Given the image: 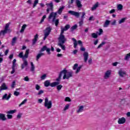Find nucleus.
Here are the masks:
<instances>
[{
	"mask_svg": "<svg viewBox=\"0 0 130 130\" xmlns=\"http://www.w3.org/2000/svg\"><path fill=\"white\" fill-rule=\"evenodd\" d=\"M46 5L47 7V13L48 14L50 11H53V3L51 2L50 3H47Z\"/></svg>",
	"mask_w": 130,
	"mask_h": 130,
	"instance_id": "obj_8",
	"label": "nucleus"
},
{
	"mask_svg": "<svg viewBox=\"0 0 130 130\" xmlns=\"http://www.w3.org/2000/svg\"><path fill=\"white\" fill-rule=\"evenodd\" d=\"M118 123L119 124H123V123H125V118L122 117L118 119Z\"/></svg>",
	"mask_w": 130,
	"mask_h": 130,
	"instance_id": "obj_16",
	"label": "nucleus"
},
{
	"mask_svg": "<svg viewBox=\"0 0 130 130\" xmlns=\"http://www.w3.org/2000/svg\"><path fill=\"white\" fill-rule=\"evenodd\" d=\"M71 28L70 24H67L64 27H61V32L64 33V31H68V29Z\"/></svg>",
	"mask_w": 130,
	"mask_h": 130,
	"instance_id": "obj_14",
	"label": "nucleus"
},
{
	"mask_svg": "<svg viewBox=\"0 0 130 130\" xmlns=\"http://www.w3.org/2000/svg\"><path fill=\"white\" fill-rule=\"evenodd\" d=\"M60 84V83L58 81L50 83V80H46L44 83L45 87H49V86L50 87H55V86H57Z\"/></svg>",
	"mask_w": 130,
	"mask_h": 130,
	"instance_id": "obj_3",
	"label": "nucleus"
},
{
	"mask_svg": "<svg viewBox=\"0 0 130 130\" xmlns=\"http://www.w3.org/2000/svg\"><path fill=\"white\" fill-rule=\"evenodd\" d=\"M30 66H31L30 71L34 72V71H35V66H34L33 62H30Z\"/></svg>",
	"mask_w": 130,
	"mask_h": 130,
	"instance_id": "obj_32",
	"label": "nucleus"
},
{
	"mask_svg": "<svg viewBox=\"0 0 130 130\" xmlns=\"http://www.w3.org/2000/svg\"><path fill=\"white\" fill-rule=\"evenodd\" d=\"M9 27H10V23H7L6 24L5 29L3 30H1L0 31V37L1 36H4L5 34H7L8 32V31H10V29L9 28Z\"/></svg>",
	"mask_w": 130,
	"mask_h": 130,
	"instance_id": "obj_6",
	"label": "nucleus"
},
{
	"mask_svg": "<svg viewBox=\"0 0 130 130\" xmlns=\"http://www.w3.org/2000/svg\"><path fill=\"white\" fill-rule=\"evenodd\" d=\"M118 74L121 78H124V76H126V72L122 69H119Z\"/></svg>",
	"mask_w": 130,
	"mask_h": 130,
	"instance_id": "obj_9",
	"label": "nucleus"
},
{
	"mask_svg": "<svg viewBox=\"0 0 130 130\" xmlns=\"http://www.w3.org/2000/svg\"><path fill=\"white\" fill-rule=\"evenodd\" d=\"M99 31V32H98V35L99 36H100V35H102V34H103V29H102V28H100Z\"/></svg>",
	"mask_w": 130,
	"mask_h": 130,
	"instance_id": "obj_41",
	"label": "nucleus"
},
{
	"mask_svg": "<svg viewBox=\"0 0 130 130\" xmlns=\"http://www.w3.org/2000/svg\"><path fill=\"white\" fill-rule=\"evenodd\" d=\"M84 62H87L88 57H89V53L88 52H84L83 53Z\"/></svg>",
	"mask_w": 130,
	"mask_h": 130,
	"instance_id": "obj_17",
	"label": "nucleus"
},
{
	"mask_svg": "<svg viewBox=\"0 0 130 130\" xmlns=\"http://www.w3.org/2000/svg\"><path fill=\"white\" fill-rule=\"evenodd\" d=\"M27 102V99H25L23 101H22L21 104L19 105V107L22 106V105H24L25 103Z\"/></svg>",
	"mask_w": 130,
	"mask_h": 130,
	"instance_id": "obj_47",
	"label": "nucleus"
},
{
	"mask_svg": "<svg viewBox=\"0 0 130 130\" xmlns=\"http://www.w3.org/2000/svg\"><path fill=\"white\" fill-rule=\"evenodd\" d=\"M24 81H25V82H29V78L28 77V76H26L25 77H24Z\"/></svg>",
	"mask_w": 130,
	"mask_h": 130,
	"instance_id": "obj_57",
	"label": "nucleus"
},
{
	"mask_svg": "<svg viewBox=\"0 0 130 130\" xmlns=\"http://www.w3.org/2000/svg\"><path fill=\"white\" fill-rule=\"evenodd\" d=\"M69 107H70V105L67 104L65 106V107L64 108L63 111H66V110H68L69 109Z\"/></svg>",
	"mask_w": 130,
	"mask_h": 130,
	"instance_id": "obj_50",
	"label": "nucleus"
},
{
	"mask_svg": "<svg viewBox=\"0 0 130 130\" xmlns=\"http://www.w3.org/2000/svg\"><path fill=\"white\" fill-rule=\"evenodd\" d=\"M17 68V64L16 63H13L12 69H16Z\"/></svg>",
	"mask_w": 130,
	"mask_h": 130,
	"instance_id": "obj_61",
	"label": "nucleus"
},
{
	"mask_svg": "<svg viewBox=\"0 0 130 130\" xmlns=\"http://www.w3.org/2000/svg\"><path fill=\"white\" fill-rule=\"evenodd\" d=\"M30 51V50L27 49L25 51V53L24 55L23 56V59H26V58H28V56L29 55V52Z\"/></svg>",
	"mask_w": 130,
	"mask_h": 130,
	"instance_id": "obj_25",
	"label": "nucleus"
},
{
	"mask_svg": "<svg viewBox=\"0 0 130 130\" xmlns=\"http://www.w3.org/2000/svg\"><path fill=\"white\" fill-rule=\"evenodd\" d=\"M7 116L8 119H12V118H13V115L11 114H7Z\"/></svg>",
	"mask_w": 130,
	"mask_h": 130,
	"instance_id": "obj_52",
	"label": "nucleus"
},
{
	"mask_svg": "<svg viewBox=\"0 0 130 130\" xmlns=\"http://www.w3.org/2000/svg\"><path fill=\"white\" fill-rule=\"evenodd\" d=\"M52 30V27H51V26H48L46 28V29L44 30V40H45L46 38L48 37Z\"/></svg>",
	"mask_w": 130,
	"mask_h": 130,
	"instance_id": "obj_4",
	"label": "nucleus"
},
{
	"mask_svg": "<svg viewBox=\"0 0 130 130\" xmlns=\"http://www.w3.org/2000/svg\"><path fill=\"white\" fill-rule=\"evenodd\" d=\"M47 51L48 54H50L51 53L50 52V48H47L46 46H44L40 50V52H43V51Z\"/></svg>",
	"mask_w": 130,
	"mask_h": 130,
	"instance_id": "obj_12",
	"label": "nucleus"
},
{
	"mask_svg": "<svg viewBox=\"0 0 130 130\" xmlns=\"http://www.w3.org/2000/svg\"><path fill=\"white\" fill-rule=\"evenodd\" d=\"M35 88H36V90H37V91H39V90H40V88H41V87H40L39 86V85L36 84Z\"/></svg>",
	"mask_w": 130,
	"mask_h": 130,
	"instance_id": "obj_49",
	"label": "nucleus"
},
{
	"mask_svg": "<svg viewBox=\"0 0 130 130\" xmlns=\"http://www.w3.org/2000/svg\"><path fill=\"white\" fill-rule=\"evenodd\" d=\"M106 43L105 42H103L101 44H100L98 47V49H99V48H101V47L102 46H103V45H104V44H105Z\"/></svg>",
	"mask_w": 130,
	"mask_h": 130,
	"instance_id": "obj_43",
	"label": "nucleus"
},
{
	"mask_svg": "<svg viewBox=\"0 0 130 130\" xmlns=\"http://www.w3.org/2000/svg\"><path fill=\"white\" fill-rule=\"evenodd\" d=\"M4 90H8V86L6 85V83H3L0 87V92Z\"/></svg>",
	"mask_w": 130,
	"mask_h": 130,
	"instance_id": "obj_19",
	"label": "nucleus"
},
{
	"mask_svg": "<svg viewBox=\"0 0 130 130\" xmlns=\"http://www.w3.org/2000/svg\"><path fill=\"white\" fill-rule=\"evenodd\" d=\"M39 0H35L34 3L33 8H35L36 6H37V4H38Z\"/></svg>",
	"mask_w": 130,
	"mask_h": 130,
	"instance_id": "obj_51",
	"label": "nucleus"
},
{
	"mask_svg": "<svg viewBox=\"0 0 130 130\" xmlns=\"http://www.w3.org/2000/svg\"><path fill=\"white\" fill-rule=\"evenodd\" d=\"M23 52H20L18 55V57H20V58H23V59H24V55H23Z\"/></svg>",
	"mask_w": 130,
	"mask_h": 130,
	"instance_id": "obj_45",
	"label": "nucleus"
},
{
	"mask_svg": "<svg viewBox=\"0 0 130 130\" xmlns=\"http://www.w3.org/2000/svg\"><path fill=\"white\" fill-rule=\"evenodd\" d=\"M73 76H74V72H73V71H67V74L66 75L65 79H67V80H69L70 78H72V77H73Z\"/></svg>",
	"mask_w": 130,
	"mask_h": 130,
	"instance_id": "obj_11",
	"label": "nucleus"
},
{
	"mask_svg": "<svg viewBox=\"0 0 130 130\" xmlns=\"http://www.w3.org/2000/svg\"><path fill=\"white\" fill-rule=\"evenodd\" d=\"M77 28H78V25L75 24L70 28V31L71 32H73L74 30H76V29H77Z\"/></svg>",
	"mask_w": 130,
	"mask_h": 130,
	"instance_id": "obj_33",
	"label": "nucleus"
},
{
	"mask_svg": "<svg viewBox=\"0 0 130 130\" xmlns=\"http://www.w3.org/2000/svg\"><path fill=\"white\" fill-rule=\"evenodd\" d=\"M76 4L77 7L79 8H81L83 7V5L81 4V1H80V0H76Z\"/></svg>",
	"mask_w": 130,
	"mask_h": 130,
	"instance_id": "obj_26",
	"label": "nucleus"
},
{
	"mask_svg": "<svg viewBox=\"0 0 130 130\" xmlns=\"http://www.w3.org/2000/svg\"><path fill=\"white\" fill-rule=\"evenodd\" d=\"M4 55L2 54V53H0V63H2L4 61V58H3Z\"/></svg>",
	"mask_w": 130,
	"mask_h": 130,
	"instance_id": "obj_42",
	"label": "nucleus"
},
{
	"mask_svg": "<svg viewBox=\"0 0 130 130\" xmlns=\"http://www.w3.org/2000/svg\"><path fill=\"white\" fill-rule=\"evenodd\" d=\"M52 22H53V23H54L56 27H57V26H58V24H59V19H54V21H52Z\"/></svg>",
	"mask_w": 130,
	"mask_h": 130,
	"instance_id": "obj_29",
	"label": "nucleus"
},
{
	"mask_svg": "<svg viewBox=\"0 0 130 130\" xmlns=\"http://www.w3.org/2000/svg\"><path fill=\"white\" fill-rule=\"evenodd\" d=\"M68 70H67V69H64L62 71H61L60 73H59V75L62 77V75H63V80H66V76L67 75V72Z\"/></svg>",
	"mask_w": 130,
	"mask_h": 130,
	"instance_id": "obj_15",
	"label": "nucleus"
},
{
	"mask_svg": "<svg viewBox=\"0 0 130 130\" xmlns=\"http://www.w3.org/2000/svg\"><path fill=\"white\" fill-rule=\"evenodd\" d=\"M44 106L47 109H50L52 107V102L51 101H48V98L45 99Z\"/></svg>",
	"mask_w": 130,
	"mask_h": 130,
	"instance_id": "obj_5",
	"label": "nucleus"
},
{
	"mask_svg": "<svg viewBox=\"0 0 130 130\" xmlns=\"http://www.w3.org/2000/svg\"><path fill=\"white\" fill-rule=\"evenodd\" d=\"M16 112H17L16 110H12L7 111L6 113L7 114H14V113H16Z\"/></svg>",
	"mask_w": 130,
	"mask_h": 130,
	"instance_id": "obj_31",
	"label": "nucleus"
},
{
	"mask_svg": "<svg viewBox=\"0 0 130 130\" xmlns=\"http://www.w3.org/2000/svg\"><path fill=\"white\" fill-rule=\"evenodd\" d=\"M64 101L66 102H71V101H72V100H71V99L69 97H66Z\"/></svg>",
	"mask_w": 130,
	"mask_h": 130,
	"instance_id": "obj_54",
	"label": "nucleus"
},
{
	"mask_svg": "<svg viewBox=\"0 0 130 130\" xmlns=\"http://www.w3.org/2000/svg\"><path fill=\"white\" fill-rule=\"evenodd\" d=\"M46 15H44L42 19L41 20V21L40 22V24H42V23L44 22V19H46Z\"/></svg>",
	"mask_w": 130,
	"mask_h": 130,
	"instance_id": "obj_44",
	"label": "nucleus"
},
{
	"mask_svg": "<svg viewBox=\"0 0 130 130\" xmlns=\"http://www.w3.org/2000/svg\"><path fill=\"white\" fill-rule=\"evenodd\" d=\"M91 37H92V38H94V39L98 38V34H96L95 32L92 33Z\"/></svg>",
	"mask_w": 130,
	"mask_h": 130,
	"instance_id": "obj_37",
	"label": "nucleus"
},
{
	"mask_svg": "<svg viewBox=\"0 0 130 130\" xmlns=\"http://www.w3.org/2000/svg\"><path fill=\"white\" fill-rule=\"evenodd\" d=\"M47 77V75L46 74H44L41 76V81H43L44 80H45Z\"/></svg>",
	"mask_w": 130,
	"mask_h": 130,
	"instance_id": "obj_39",
	"label": "nucleus"
},
{
	"mask_svg": "<svg viewBox=\"0 0 130 130\" xmlns=\"http://www.w3.org/2000/svg\"><path fill=\"white\" fill-rule=\"evenodd\" d=\"M80 50L81 51H85V50H86V49L84 47H83V46H82L80 47Z\"/></svg>",
	"mask_w": 130,
	"mask_h": 130,
	"instance_id": "obj_60",
	"label": "nucleus"
},
{
	"mask_svg": "<svg viewBox=\"0 0 130 130\" xmlns=\"http://www.w3.org/2000/svg\"><path fill=\"white\" fill-rule=\"evenodd\" d=\"M61 88H62V85L60 84L57 86V89L58 91H60V90H61Z\"/></svg>",
	"mask_w": 130,
	"mask_h": 130,
	"instance_id": "obj_48",
	"label": "nucleus"
},
{
	"mask_svg": "<svg viewBox=\"0 0 130 130\" xmlns=\"http://www.w3.org/2000/svg\"><path fill=\"white\" fill-rule=\"evenodd\" d=\"M26 67H28V61L26 59L23 60V62L21 64V70H24Z\"/></svg>",
	"mask_w": 130,
	"mask_h": 130,
	"instance_id": "obj_18",
	"label": "nucleus"
},
{
	"mask_svg": "<svg viewBox=\"0 0 130 130\" xmlns=\"http://www.w3.org/2000/svg\"><path fill=\"white\" fill-rule=\"evenodd\" d=\"M125 20H126V18H122L119 21V24H122V23H124Z\"/></svg>",
	"mask_w": 130,
	"mask_h": 130,
	"instance_id": "obj_40",
	"label": "nucleus"
},
{
	"mask_svg": "<svg viewBox=\"0 0 130 130\" xmlns=\"http://www.w3.org/2000/svg\"><path fill=\"white\" fill-rule=\"evenodd\" d=\"M45 55V54H44V53H41V52H40V53L38 54V55L36 56V60L38 61V60H39V58H40L41 56H43V55Z\"/></svg>",
	"mask_w": 130,
	"mask_h": 130,
	"instance_id": "obj_24",
	"label": "nucleus"
},
{
	"mask_svg": "<svg viewBox=\"0 0 130 130\" xmlns=\"http://www.w3.org/2000/svg\"><path fill=\"white\" fill-rule=\"evenodd\" d=\"M56 16H57V12H51L49 16V19H52V21H54L56 19Z\"/></svg>",
	"mask_w": 130,
	"mask_h": 130,
	"instance_id": "obj_10",
	"label": "nucleus"
},
{
	"mask_svg": "<svg viewBox=\"0 0 130 130\" xmlns=\"http://www.w3.org/2000/svg\"><path fill=\"white\" fill-rule=\"evenodd\" d=\"M64 9V6H62L60 7L59 10L57 12V14H58L59 15H61V13H62V11H63Z\"/></svg>",
	"mask_w": 130,
	"mask_h": 130,
	"instance_id": "obj_27",
	"label": "nucleus"
},
{
	"mask_svg": "<svg viewBox=\"0 0 130 130\" xmlns=\"http://www.w3.org/2000/svg\"><path fill=\"white\" fill-rule=\"evenodd\" d=\"M14 96H19V95H20V92H19L17 91H15L14 92Z\"/></svg>",
	"mask_w": 130,
	"mask_h": 130,
	"instance_id": "obj_53",
	"label": "nucleus"
},
{
	"mask_svg": "<svg viewBox=\"0 0 130 130\" xmlns=\"http://www.w3.org/2000/svg\"><path fill=\"white\" fill-rule=\"evenodd\" d=\"M58 42L57 45L61 47L62 50H66V46L63 44L64 43H66L67 38H66V37H64V35H63V33L60 32L59 37L58 38Z\"/></svg>",
	"mask_w": 130,
	"mask_h": 130,
	"instance_id": "obj_2",
	"label": "nucleus"
},
{
	"mask_svg": "<svg viewBox=\"0 0 130 130\" xmlns=\"http://www.w3.org/2000/svg\"><path fill=\"white\" fill-rule=\"evenodd\" d=\"M22 117V114L19 113L17 116V119H20Z\"/></svg>",
	"mask_w": 130,
	"mask_h": 130,
	"instance_id": "obj_56",
	"label": "nucleus"
},
{
	"mask_svg": "<svg viewBox=\"0 0 130 130\" xmlns=\"http://www.w3.org/2000/svg\"><path fill=\"white\" fill-rule=\"evenodd\" d=\"M117 64H118V63L117 62H115L112 63L113 67H116V66H117Z\"/></svg>",
	"mask_w": 130,
	"mask_h": 130,
	"instance_id": "obj_64",
	"label": "nucleus"
},
{
	"mask_svg": "<svg viewBox=\"0 0 130 130\" xmlns=\"http://www.w3.org/2000/svg\"><path fill=\"white\" fill-rule=\"evenodd\" d=\"M16 85V82L15 81H13L12 83V85H11V87L14 89V88H15V86Z\"/></svg>",
	"mask_w": 130,
	"mask_h": 130,
	"instance_id": "obj_55",
	"label": "nucleus"
},
{
	"mask_svg": "<svg viewBox=\"0 0 130 130\" xmlns=\"http://www.w3.org/2000/svg\"><path fill=\"white\" fill-rule=\"evenodd\" d=\"M109 24H110V21L107 20H106L105 23L104 24L103 27H104V28H106L108 27V25H109Z\"/></svg>",
	"mask_w": 130,
	"mask_h": 130,
	"instance_id": "obj_28",
	"label": "nucleus"
},
{
	"mask_svg": "<svg viewBox=\"0 0 130 130\" xmlns=\"http://www.w3.org/2000/svg\"><path fill=\"white\" fill-rule=\"evenodd\" d=\"M98 42H99V40L97 39L95 41H94L93 44H94V45H97V44H98Z\"/></svg>",
	"mask_w": 130,
	"mask_h": 130,
	"instance_id": "obj_63",
	"label": "nucleus"
},
{
	"mask_svg": "<svg viewBox=\"0 0 130 130\" xmlns=\"http://www.w3.org/2000/svg\"><path fill=\"white\" fill-rule=\"evenodd\" d=\"M11 93H10L8 96V94L5 93L2 98V100H9L10 98H11Z\"/></svg>",
	"mask_w": 130,
	"mask_h": 130,
	"instance_id": "obj_20",
	"label": "nucleus"
},
{
	"mask_svg": "<svg viewBox=\"0 0 130 130\" xmlns=\"http://www.w3.org/2000/svg\"><path fill=\"white\" fill-rule=\"evenodd\" d=\"M72 40H73V41H74V48H77V46L78 45V42H77V40L74 38H73Z\"/></svg>",
	"mask_w": 130,
	"mask_h": 130,
	"instance_id": "obj_30",
	"label": "nucleus"
},
{
	"mask_svg": "<svg viewBox=\"0 0 130 130\" xmlns=\"http://www.w3.org/2000/svg\"><path fill=\"white\" fill-rule=\"evenodd\" d=\"M60 79H61V77L60 75H59L58 77L56 79V81H57V82H59V81H60Z\"/></svg>",
	"mask_w": 130,
	"mask_h": 130,
	"instance_id": "obj_59",
	"label": "nucleus"
},
{
	"mask_svg": "<svg viewBox=\"0 0 130 130\" xmlns=\"http://www.w3.org/2000/svg\"><path fill=\"white\" fill-rule=\"evenodd\" d=\"M0 119L5 121V120H7V118H6V115L5 114L0 113Z\"/></svg>",
	"mask_w": 130,
	"mask_h": 130,
	"instance_id": "obj_23",
	"label": "nucleus"
},
{
	"mask_svg": "<svg viewBox=\"0 0 130 130\" xmlns=\"http://www.w3.org/2000/svg\"><path fill=\"white\" fill-rule=\"evenodd\" d=\"M109 13L110 14H113L114 13H115V9H112L111 11H110Z\"/></svg>",
	"mask_w": 130,
	"mask_h": 130,
	"instance_id": "obj_62",
	"label": "nucleus"
},
{
	"mask_svg": "<svg viewBox=\"0 0 130 130\" xmlns=\"http://www.w3.org/2000/svg\"><path fill=\"white\" fill-rule=\"evenodd\" d=\"M78 43L79 44V45H80V46H83V42H82V41L79 40L78 41Z\"/></svg>",
	"mask_w": 130,
	"mask_h": 130,
	"instance_id": "obj_58",
	"label": "nucleus"
},
{
	"mask_svg": "<svg viewBox=\"0 0 130 130\" xmlns=\"http://www.w3.org/2000/svg\"><path fill=\"white\" fill-rule=\"evenodd\" d=\"M111 75V70L107 71L105 72V75L104 76V79H105L106 80H107V79H109Z\"/></svg>",
	"mask_w": 130,
	"mask_h": 130,
	"instance_id": "obj_13",
	"label": "nucleus"
},
{
	"mask_svg": "<svg viewBox=\"0 0 130 130\" xmlns=\"http://www.w3.org/2000/svg\"><path fill=\"white\" fill-rule=\"evenodd\" d=\"M44 93V90H40L39 91L38 93L37 94V95H42V94H43Z\"/></svg>",
	"mask_w": 130,
	"mask_h": 130,
	"instance_id": "obj_46",
	"label": "nucleus"
},
{
	"mask_svg": "<svg viewBox=\"0 0 130 130\" xmlns=\"http://www.w3.org/2000/svg\"><path fill=\"white\" fill-rule=\"evenodd\" d=\"M68 13L70 14L72 16H74L76 18H80V15H81L80 18H79V21L78 23L79 24V27H81L83 24H84V19H85V16H86V13L76 12L74 11H69Z\"/></svg>",
	"mask_w": 130,
	"mask_h": 130,
	"instance_id": "obj_1",
	"label": "nucleus"
},
{
	"mask_svg": "<svg viewBox=\"0 0 130 130\" xmlns=\"http://www.w3.org/2000/svg\"><path fill=\"white\" fill-rule=\"evenodd\" d=\"M99 3L97 2L91 8V11H95L97 8H98Z\"/></svg>",
	"mask_w": 130,
	"mask_h": 130,
	"instance_id": "obj_34",
	"label": "nucleus"
},
{
	"mask_svg": "<svg viewBox=\"0 0 130 130\" xmlns=\"http://www.w3.org/2000/svg\"><path fill=\"white\" fill-rule=\"evenodd\" d=\"M123 8V6L121 4H119L117 5V9L118 11H121Z\"/></svg>",
	"mask_w": 130,
	"mask_h": 130,
	"instance_id": "obj_35",
	"label": "nucleus"
},
{
	"mask_svg": "<svg viewBox=\"0 0 130 130\" xmlns=\"http://www.w3.org/2000/svg\"><path fill=\"white\" fill-rule=\"evenodd\" d=\"M82 68H83V65H80L79 67V64L78 63H75L73 67V69L74 70V71H76H76L75 72V74H79V73H80V71H81V69H82Z\"/></svg>",
	"mask_w": 130,
	"mask_h": 130,
	"instance_id": "obj_7",
	"label": "nucleus"
},
{
	"mask_svg": "<svg viewBox=\"0 0 130 130\" xmlns=\"http://www.w3.org/2000/svg\"><path fill=\"white\" fill-rule=\"evenodd\" d=\"M78 113H81L84 111V106H80L79 107L78 109L76 111Z\"/></svg>",
	"mask_w": 130,
	"mask_h": 130,
	"instance_id": "obj_21",
	"label": "nucleus"
},
{
	"mask_svg": "<svg viewBox=\"0 0 130 130\" xmlns=\"http://www.w3.org/2000/svg\"><path fill=\"white\" fill-rule=\"evenodd\" d=\"M38 39V34H36L34 37V39L32 40V45H35V44L37 42Z\"/></svg>",
	"mask_w": 130,
	"mask_h": 130,
	"instance_id": "obj_22",
	"label": "nucleus"
},
{
	"mask_svg": "<svg viewBox=\"0 0 130 130\" xmlns=\"http://www.w3.org/2000/svg\"><path fill=\"white\" fill-rule=\"evenodd\" d=\"M17 41V37H14L12 39V45H15V43H16V42Z\"/></svg>",
	"mask_w": 130,
	"mask_h": 130,
	"instance_id": "obj_38",
	"label": "nucleus"
},
{
	"mask_svg": "<svg viewBox=\"0 0 130 130\" xmlns=\"http://www.w3.org/2000/svg\"><path fill=\"white\" fill-rule=\"evenodd\" d=\"M130 59V53L127 54L124 58V60H129Z\"/></svg>",
	"mask_w": 130,
	"mask_h": 130,
	"instance_id": "obj_36",
	"label": "nucleus"
}]
</instances>
